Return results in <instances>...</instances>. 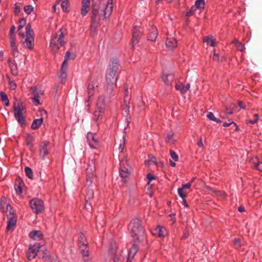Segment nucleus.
I'll return each mask as SVG.
<instances>
[{
  "label": "nucleus",
  "mask_w": 262,
  "mask_h": 262,
  "mask_svg": "<svg viewBox=\"0 0 262 262\" xmlns=\"http://www.w3.org/2000/svg\"><path fill=\"white\" fill-rule=\"evenodd\" d=\"M81 4V14L83 16H84L89 11V8L90 6V0H82Z\"/></svg>",
  "instance_id": "aec40b11"
},
{
  "label": "nucleus",
  "mask_w": 262,
  "mask_h": 262,
  "mask_svg": "<svg viewBox=\"0 0 262 262\" xmlns=\"http://www.w3.org/2000/svg\"><path fill=\"white\" fill-rule=\"evenodd\" d=\"M41 246L39 244L30 245L26 253L28 259L29 260L34 259L36 256Z\"/></svg>",
  "instance_id": "9d476101"
},
{
  "label": "nucleus",
  "mask_w": 262,
  "mask_h": 262,
  "mask_svg": "<svg viewBox=\"0 0 262 262\" xmlns=\"http://www.w3.org/2000/svg\"><path fill=\"white\" fill-rule=\"evenodd\" d=\"M256 168L259 171H262V161L259 162L258 163Z\"/></svg>",
  "instance_id": "774afa93"
},
{
  "label": "nucleus",
  "mask_w": 262,
  "mask_h": 262,
  "mask_svg": "<svg viewBox=\"0 0 262 262\" xmlns=\"http://www.w3.org/2000/svg\"><path fill=\"white\" fill-rule=\"evenodd\" d=\"M95 169V164L94 162L93 159H92L91 161H89L88 164V167L86 169V180L88 182H89L90 183H91L92 182V178L94 176V170Z\"/></svg>",
  "instance_id": "f8f14e48"
},
{
  "label": "nucleus",
  "mask_w": 262,
  "mask_h": 262,
  "mask_svg": "<svg viewBox=\"0 0 262 262\" xmlns=\"http://www.w3.org/2000/svg\"><path fill=\"white\" fill-rule=\"evenodd\" d=\"M129 97H126L124 99V104L122 105V110H123L126 114H129L130 106L129 104Z\"/></svg>",
  "instance_id": "c85d7f7f"
},
{
  "label": "nucleus",
  "mask_w": 262,
  "mask_h": 262,
  "mask_svg": "<svg viewBox=\"0 0 262 262\" xmlns=\"http://www.w3.org/2000/svg\"><path fill=\"white\" fill-rule=\"evenodd\" d=\"M165 142L168 144L172 145L174 144L176 141L173 138V133L170 132L168 133L165 137Z\"/></svg>",
  "instance_id": "7c9ffc66"
},
{
  "label": "nucleus",
  "mask_w": 262,
  "mask_h": 262,
  "mask_svg": "<svg viewBox=\"0 0 262 262\" xmlns=\"http://www.w3.org/2000/svg\"><path fill=\"white\" fill-rule=\"evenodd\" d=\"M259 162V161L257 157H253L250 160V163L255 168L257 167Z\"/></svg>",
  "instance_id": "de8ad7c7"
},
{
  "label": "nucleus",
  "mask_w": 262,
  "mask_h": 262,
  "mask_svg": "<svg viewBox=\"0 0 262 262\" xmlns=\"http://www.w3.org/2000/svg\"><path fill=\"white\" fill-rule=\"evenodd\" d=\"M10 46L13 51V54L14 56H15L17 53V47L16 46L15 39L14 37H10Z\"/></svg>",
  "instance_id": "72a5a7b5"
},
{
  "label": "nucleus",
  "mask_w": 262,
  "mask_h": 262,
  "mask_svg": "<svg viewBox=\"0 0 262 262\" xmlns=\"http://www.w3.org/2000/svg\"><path fill=\"white\" fill-rule=\"evenodd\" d=\"M80 248L81 249V253L83 256H89L90 253L88 248V246L82 247V248L80 247Z\"/></svg>",
  "instance_id": "a18cd8bd"
},
{
  "label": "nucleus",
  "mask_w": 262,
  "mask_h": 262,
  "mask_svg": "<svg viewBox=\"0 0 262 262\" xmlns=\"http://www.w3.org/2000/svg\"><path fill=\"white\" fill-rule=\"evenodd\" d=\"M94 196V192L93 189L88 188L86 190V194L85 196V200L86 202H88L93 199Z\"/></svg>",
  "instance_id": "f704fd0d"
},
{
  "label": "nucleus",
  "mask_w": 262,
  "mask_h": 262,
  "mask_svg": "<svg viewBox=\"0 0 262 262\" xmlns=\"http://www.w3.org/2000/svg\"><path fill=\"white\" fill-rule=\"evenodd\" d=\"M34 32L31 29V25L29 24L26 26V35L18 32V35L24 47L32 50L34 47Z\"/></svg>",
  "instance_id": "20e7f679"
},
{
  "label": "nucleus",
  "mask_w": 262,
  "mask_h": 262,
  "mask_svg": "<svg viewBox=\"0 0 262 262\" xmlns=\"http://www.w3.org/2000/svg\"><path fill=\"white\" fill-rule=\"evenodd\" d=\"M197 145L199 147L203 148L204 147V144L203 143L202 139L201 138L199 141L197 142Z\"/></svg>",
  "instance_id": "0e129e2a"
},
{
  "label": "nucleus",
  "mask_w": 262,
  "mask_h": 262,
  "mask_svg": "<svg viewBox=\"0 0 262 262\" xmlns=\"http://www.w3.org/2000/svg\"><path fill=\"white\" fill-rule=\"evenodd\" d=\"M15 190L17 194H20L21 193V192H22L21 189L19 186H18V185L15 186Z\"/></svg>",
  "instance_id": "bf43d9fd"
},
{
  "label": "nucleus",
  "mask_w": 262,
  "mask_h": 262,
  "mask_svg": "<svg viewBox=\"0 0 262 262\" xmlns=\"http://www.w3.org/2000/svg\"><path fill=\"white\" fill-rule=\"evenodd\" d=\"M175 88L182 94H185L190 88V84L188 83L185 86L182 83L179 82L176 84Z\"/></svg>",
  "instance_id": "4be33fe9"
},
{
  "label": "nucleus",
  "mask_w": 262,
  "mask_h": 262,
  "mask_svg": "<svg viewBox=\"0 0 262 262\" xmlns=\"http://www.w3.org/2000/svg\"><path fill=\"white\" fill-rule=\"evenodd\" d=\"M196 10V9L193 6L191 7L190 9L187 11L186 13V16H190L193 15L194 14L195 11Z\"/></svg>",
  "instance_id": "8fccbe9b"
},
{
  "label": "nucleus",
  "mask_w": 262,
  "mask_h": 262,
  "mask_svg": "<svg viewBox=\"0 0 262 262\" xmlns=\"http://www.w3.org/2000/svg\"><path fill=\"white\" fill-rule=\"evenodd\" d=\"M87 140L90 146L92 148H97L98 146V140L95 138L93 134L89 133L87 135Z\"/></svg>",
  "instance_id": "dca6fc26"
},
{
  "label": "nucleus",
  "mask_w": 262,
  "mask_h": 262,
  "mask_svg": "<svg viewBox=\"0 0 262 262\" xmlns=\"http://www.w3.org/2000/svg\"><path fill=\"white\" fill-rule=\"evenodd\" d=\"M178 192L179 196L182 198V199H184V198H186V194L187 193L186 190L184 189H182V188H179L178 189Z\"/></svg>",
  "instance_id": "79ce46f5"
},
{
  "label": "nucleus",
  "mask_w": 262,
  "mask_h": 262,
  "mask_svg": "<svg viewBox=\"0 0 262 262\" xmlns=\"http://www.w3.org/2000/svg\"><path fill=\"white\" fill-rule=\"evenodd\" d=\"M191 185H192V182H189V183H188L187 184H183L182 185L181 188H182V189H184L185 190L189 189H190Z\"/></svg>",
  "instance_id": "4d7b16f0"
},
{
  "label": "nucleus",
  "mask_w": 262,
  "mask_h": 262,
  "mask_svg": "<svg viewBox=\"0 0 262 262\" xmlns=\"http://www.w3.org/2000/svg\"><path fill=\"white\" fill-rule=\"evenodd\" d=\"M15 30V27L14 26H13L11 27L10 29V37H14V33Z\"/></svg>",
  "instance_id": "052dcab7"
},
{
  "label": "nucleus",
  "mask_w": 262,
  "mask_h": 262,
  "mask_svg": "<svg viewBox=\"0 0 262 262\" xmlns=\"http://www.w3.org/2000/svg\"><path fill=\"white\" fill-rule=\"evenodd\" d=\"M20 24L18 26V28H17L18 33L20 32V29H22L23 28V27L24 26V25H25L26 19L24 18L20 19Z\"/></svg>",
  "instance_id": "603ef678"
},
{
  "label": "nucleus",
  "mask_w": 262,
  "mask_h": 262,
  "mask_svg": "<svg viewBox=\"0 0 262 262\" xmlns=\"http://www.w3.org/2000/svg\"><path fill=\"white\" fill-rule=\"evenodd\" d=\"M25 171L26 176L30 179H32L33 177V172L32 169L29 167H26L25 168Z\"/></svg>",
  "instance_id": "49530a36"
},
{
  "label": "nucleus",
  "mask_w": 262,
  "mask_h": 262,
  "mask_svg": "<svg viewBox=\"0 0 262 262\" xmlns=\"http://www.w3.org/2000/svg\"><path fill=\"white\" fill-rule=\"evenodd\" d=\"M130 174V171L129 169V167H125L124 165H123L122 162L120 164V176L123 178H127L128 177Z\"/></svg>",
  "instance_id": "5701e85b"
},
{
  "label": "nucleus",
  "mask_w": 262,
  "mask_h": 262,
  "mask_svg": "<svg viewBox=\"0 0 262 262\" xmlns=\"http://www.w3.org/2000/svg\"><path fill=\"white\" fill-rule=\"evenodd\" d=\"M114 262H123L121 257L119 256L118 255L115 254L113 256Z\"/></svg>",
  "instance_id": "6e6d98bb"
},
{
  "label": "nucleus",
  "mask_w": 262,
  "mask_h": 262,
  "mask_svg": "<svg viewBox=\"0 0 262 262\" xmlns=\"http://www.w3.org/2000/svg\"><path fill=\"white\" fill-rule=\"evenodd\" d=\"M128 229L135 241L141 242L145 238V231L141 226V221L138 219L132 220L128 226Z\"/></svg>",
  "instance_id": "7ed1b4c3"
},
{
  "label": "nucleus",
  "mask_w": 262,
  "mask_h": 262,
  "mask_svg": "<svg viewBox=\"0 0 262 262\" xmlns=\"http://www.w3.org/2000/svg\"><path fill=\"white\" fill-rule=\"evenodd\" d=\"M203 41L211 47H214L215 43V39L212 36H205L203 38Z\"/></svg>",
  "instance_id": "bb28decb"
},
{
  "label": "nucleus",
  "mask_w": 262,
  "mask_h": 262,
  "mask_svg": "<svg viewBox=\"0 0 262 262\" xmlns=\"http://www.w3.org/2000/svg\"><path fill=\"white\" fill-rule=\"evenodd\" d=\"M162 79L166 84L169 85L173 80L174 77L172 74L166 75L162 76Z\"/></svg>",
  "instance_id": "473e14b6"
},
{
  "label": "nucleus",
  "mask_w": 262,
  "mask_h": 262,
  "mask_svg": "<svg viewBox=\"0 0 262 262\" xmlns=\"http://www.w3.org/2000/svg\"><path fill=\"white\" fill-rule=\"evenodd\" d=\"M9 66L13 75L16 76L18 74L16 64L12 61H9Z\"/></svg>",
  "instance_id": "2f4dec72"
},
{
  "label": "nucleus",
  "mask_w": 262,
  "mask_h": 262,
  "mask_svg": "<svg viewBox=\"0 0 262 262\" xmlns=\"http://www.w3.org/2000/svg\"><path fill=\"white\" fill-rule=\"evenodd\" d=\"M40 114L42 116V117L43 116V115H46L47 112L45 110H41L40 111ZM43 122V117H41L39 119H35L33 120L32 125L31 127L33 129H37L42 123Z\"/></svg>",
  "instance_id": "f3484780"
},
{
  "label": "nucleus",
  "mask_w": 262,
  "mask_h": 262,
  "mask_svg": "<svg viewBox=\"0 0 262 262\" xmlns=\"http://www.w3.org/2000/svg\"><path fill=\"white\" fill-rule=\"evenodd\" d=\"M158 35V32L157 28L155 26H151L147 36L148 39L152 41H155L156 40Z\"/></svg>",
  "instance_id": "6ab92c4d"
},
{
  "label": "nucleus",
  "mask_w": 262,
  "mask_h": 262,
  "mask_svg": "<svg viewBox=\"0 0 262 262\" xmlns=\"http://www.w3.org/2000/svg\"><path fill=\"white\" fill-rule=\"evenodd\" d=\"M166 46L167 48L170 50L174 49L177 46V42L176 38L171 36H167Z\"/></svg>",
  "instance_id": "412c9836"
},
{
  "label": "nucleus",
  "mask_w": 262,
  "mask_h": 262,
  "mask_svg": "<svg viewBox=\"0 0 262 262\" xmlns=\"http://www.w3.org/2000/svg\"><path fill=\"white\" fill-rule=\"evenodd\" d=\"M75 58V55L74 54H71L69 51H67L65 57H64V60L63 62H66V66H68V60L69 59H74Z\"/></svg>",
  "instance_id": "a19ab883"
},
{
  "label": "nucleus",
  "mask_w": 262,
  "mask_h": 262,
  "mask_svg": "<svg viewBox=\"0 0 262 262\" xmlns=\"http://www.w3.org/2000/svg\"><path fill=\"white\" fill-rule=\"evenodd\" d=\"M159 237H163L167 234L166 228L163 226H158L155 230V233Z\"/></svg>",
  "instance_id": "393cba45"
},
{
  "label": "nucleus",
  "mask_w": 262,
  "mask_h": 262,
  "mask_svg": "<svg viewBox=\"0 0 262 262\" xmlns=\"http://www.w3.org/2000/svg\"><path fill=\"white\" fill-rule=\"evenodd\" d=\"M231 124H233L236 127V130L237 129V126L236 125V124L235 123H234V122H231L230 123L225 122V123H224L223 126L224 127H228L230 125H231Z\"/></svg>",
  "instance_id": "13d9d810"
},
{
  "label": "nucleus",
  "mask_w": 262,
  "mask_h": 262,
  "mask_svg": "<svg viewBox=\"0 0 262 262\" xmlns=\"http://www.w3.org/2000/svg\"><path fill=\"white\" fill-rule=\"evenodd\" d=\"M105 112L95 110L93 114V121L98 125L103 119V116Z\"/></svg>",
  "instance_id": "a211bd4d"
},
{
  "label": "nucleus",
  "mask_w": 262,
  "mask_h": 262,
  "mask_svg": "<svg viewBox=\"0 0 262 262\" xmlns=\"http://www.w3.org/2000/svg\"><path fill=\"white\" fill-rule=\"evenodd\" d=\"M2 211L5 212L7 216L13 215V209L9 204H6V205L4 206V210H2Z\"/></svg>",
  "instance_id": "4c0bfd02"
},
{
  "label": "nucleus",
  "mask_w": 262,
  "mask_h": 262,
  "mask_svg": "<svg viewBox=\"0 0 262 262\" xmlns=\"http://www.w3.org/2000/svg\"><path fill=\"white\" fill-rule=\"evenodd\" d=\"M143 32V29L141 27L136 26L134 27L133 30V38L132 40L133 48H134V46L139 42Z\"/></svg>",
  "instance_id": "1a4fd4ad"
},
{
  "label": "nucleus",
  "mask_w": 262,
  "mask_h": 262,
  "mask_svg": "<svg viewBox=\"0 0 262 262\" xmlns=\"http://www.w3.org/2000/svg\"><path fill=\"white\" fill-rule=\"evenodd\" d=\"M138 250V247L135 244L132 246L128 252V257L127 262H131V260H130V259H132L134 258L136 253L137 252Z\"/></svg>",
  "instance_id": "a878e982"
},
{
  "label": "nucleus",
  "mask_w": 262,
  "mask_h": 262,
  "mask_svg": "<svg viewBox=\"0 0 262 262\" xmlns=\"http://www.w3.org/2000/svg\"><path fill=\"white\" fill-rule=\"evenodd\" d=\"M234 244L237 247H241V240L239 238H235L234 240Z\"/></svg>",
  "instance_id": "e2e57ef3"
},
{
  "label": "nucleus",
  "mask_w": 262,
  "mask_h": 262,
  "mask_svg": "<svg viewBox=\"0 0 262 262\" xmlns=\"http://www.w3.org/2000/svg\"><path fill=\"white\" fill-rule=\"evenodd\" d=\"M205 2L202 0H196L195 5L193 6L195 9H203L204 8Z\"/></svg>",
  "instance_id": "58836bf2"
},
{
  "label": "nucleus",
  "mask_w": 262,
  "mask_h": 262,
  "mask_svg": "<svg viewBox=\"0 0 262 262\" xmlns=\"http://www.w3.org/2000/svg\"><path fill=\"white\" fill-rule=\"evenodd\" d=\"M125 135H124L123 136L122 139L120 141V143L119 144V146L118 148V150L120 152H122L123 151L125 146Z\"/></svg>",
  "instance_id": "37998d69"
},
{
  "label": "nucleus",
  "mask_w": 262,
  "mask_h": 262,
  "mask_svg": "<svg viewBox=\"0 0 262 262\" xmlns=\"http://www.w3.org/2000/svg\"><path fill=\"white\" fill-rule=\"evenodd\" d=\"M97 87V81L95 79H90L87 85V92L89 99L90 100L91 97L94 95L96 88Z\"/></svg>",
  "instance_id": "9b49d317"
},
{
  "label": "nucleus",
  "mask_w": 262,
  "mask_h": 262,
  "mask_svg": "<svg viewBox=\"0 0 262 262\" xmlns=\"http://www.w3.org/2000/svg\"><path fill=\"white\" fill-rule=\"evenodd\" d=\"M63 34L62 29L58 31L53 37L50 45L52 52L55 53L64 45Z\"/></svg>",
  "instance_id": "39448f33"
},
{
  "label": "nucleus",
  "mask_w": 262,
  "mask_h": 262,
  "mask_svg": "<svg viewBox=\"0 0 262 262\" xmlns=\"http://www.w3.org/2000/svg\"><path fill=\"white\" fill-rule=\"evenodd\" d=\"M16 223V220L15 217L13 216V215L10 217L8 220V225L7 226V230H9L11 227L14 226Z\"/></svg>",
  "instance_id": "c9c22d12"
},
{
  "label": "nucleus",
  "mask_w": 262,
  "mask_h": 262,
  "mask_svg": "<svg viewBox=\"0 0 262 262\" xmlns=\"http://www.w3.org/2000/svg\"><path fill=\"white\" fill-rule=\"evenodd\" d=\"M6 204H7L6 203V199L5 197H2V199H1V204H0V206H1V210H4V206L6 205Z\"/></svg>",
  "instance_id": "5fc2aeb1"
},
{
  "label": "nucleus",
  "mask_w": 262,
  "mask_h": 262,
  "mask_svg": "<svg viewBox=\"0 0 262 262\" xmlns=\"http://www.w3.org/2000/svg\"><path fill=\"white\" fill-rule=\"evenodd\" d=\"M170 155L171 158L174 161H178L179 160V157L177 154L173 150H170Z\"/></svg>",
  "instance_id": "3c124183"
},
{
  "label": "nucleus",
  "mask_w": 262,
  "mask_h": 262,
  "mask_svg": "<svg viewBox=\"0 0 262 262\" xmlns=\"http://www.w3.org/2000/svg\"><path fill=\"white\" fill-rule=\"evenodd\" d=\"M78 242L79 247L82 248V247L88 246V243L86 240V238L83 233H80L78 237Z\"/></svg>",
  "instance_id": "cd10ccee"
},
{
  "label": "nucleus",
  "mask_w": 262,
  "mask_h": 262,
  "mask_svg": "<svg viewBox=\"0 0 262 262\" xmlns=\"http://www.w3.org/2000/svg\"><path fill=\"white\" fill-rule=\"evenodd\" d=\"M68 66H66V62H63L60 68V71L58 75V79L60 82L63 83L67 79V71Z\"/></svg>",
  "instance_id": "4468645a"
},
{
  "label": "nucleus",
  "mask_w": 262,
  "mask_h": 262,
  "mask_svg": "<svg viewBox=\"0 0 262 262\" xmlns=\"http://www.w3.org/2000/svg\"><path fill=\"white\" fill-rule=\"evenodd\" d=\"M233 43L236 47V49L241 52H244L245 50V47L244 45L241 42L238 41L237 39H234L232 41Z\"/></svg>",
  "instance_id": "c756f323"
},
{
  "label": "nucleus",
  "mask_w": 262,
  "mask_h": 262,
  "mask_svg": "<svg viewBox=\"0 0 262 262\" xmlns=\"http://www.w3.org/2000/svg\"><path fill=\"white\" fill-rule=\"evenodd\" d=\"M106 104L104 95H100L96 102L95 110L105 112Z\"/></svg>",
  "instance_id": "ddd939ff"
},
{
  "label": "nucleus",
  "mask_w": 262,
  "mask_h": 262,
  "mask_svg": "<svg viewBox=\"0 0 262 262\" xmlns=\"http://www.w3.org/2000/svg\"><path fill=\"white\" fill-rule=\"evenodd\" d=\"M13 109L14 110V116L17 122L23 124L25 123V118L23 115L25 112V109L22 103L16 102H14Z\"/></svg>",
  "instance_id": "423d86ee"
},
{
  "label": "nucleus",
  "mask_w": 262,
  "mask_h": 262,
  "mask_svg": "<svg viewBox=\"0 0 262 262\" xmlns=\"http://www.w3.org/2000/svg\"><path fill=\"white\" fill-rule=\"evenodd\" d=\"M119 67V64L117 59L111 60L106 74V84L104 86V95L108 98L117 86Z\"/></svg>",
  "instance_id": "f257e3e1"
},
{
  "label": "nucleus",
  "mask_w": 262,
  "mask_h": 262,
  "mask_svg": "<svg viewBox=\"0 0 262 262\" xmlns=\"http://www.w3.org/2000/svg\"><path fill=\"white\" fill-rule=\"evenodd\" d=\"M208 189L210 190L211 191H213L215 193V194L217 196H220L221 198H225L226 196V194L223 191H221L219 190H215L211 187H208Z\"/></svg>",
  "instance_id": "ea45409f"
},
{
  "label": "nucleus",
  "mask_w": 262,
  "mask_h": 262,
  "mask_svg": "<svg viewBox=\"0 0 262 262\" xmlns=\"http://www.w3.org/2000/svg\"><path fill=\"white\" fill-rule=\"evenodd\" d=\"M207 118L211 121H215L217 123L221 122V120L217 119L214 116V114L212 112H209L207 114Z\"/></svg>",
  "instance_id": "c03bdc74"
},
{
  "label": "nucleus",
  "mask_w": 262,
  "mask_h": 262,
  "mask_svg": "<svg viewBox=\"0 0 262 262\" xmlns=\"http://www.w3.org/2000/svg\"><path fill=\"white\" fill-rule=\"evenodd\" d=\"M213 59L216 61H219L220 60L219 55L217 53H216L215 51L214 52Z\"/></svg>",
  "instance_id": "69168bd1"
},
{
  "label": "nucleus",
  "mask_w": 262,
  "mask_h": 262,
  "mask_svg": "<svg viewBox=\"0 0 262 262\" xmlns=\"http://www.w3.org/2000/svg\"><path fill=\"white\" fill-rule=\"evenodd\" d=\"M113 0H101L99 5H93L91 17L97 22L101 16L106 19L110 17L113 11Z\"/></svg>",
  "instance_id": "f03ea898"
},
{
  "label": "nucleus",
  "mask_w": 262,
  "mask_h": 262,
  "mask_svg": "<svg viewBox=\"0 0 262 262\" xmlns=\"http://www.w3.org/2000/svg\"><path fill=\"white\" fill-rule=\"evenodd\" d=\"M0 97L2 101L6 106L9 105V101L6 94L4 92H0Z\"/></svg>",
  "instance_id": "e433bc0d"
},
{
  "label": "nucleus",
  "mask_w": 262,
  "mask_h": 262,
  "mask_svg": "<svg viewBox=\"0 0 262 262\" xmlns=\"http://www.w3.org/2000/svg\"><path fill=\"white\" fill-rule=\"evenodd\" d=\"M42 233L40 230H34L29 234V236L33 240H40L42 238Z\"/></svg>",
  "instance_id": "b1692460"
},
{
  "label": "nucleus",
  "mask_w": 262,
  "mask_h": 262,
  "mask_svg": "<svg viewBox=\"0 0 262 262\" xmlns=\"http://www.w3.org/2000/svg\"><path fill=\"white\" fill-rule=\"evenodd\" d=\"M61 7L64 11H67L68 10V8L69 6V2L67 0H63L61 4Z\"/></svg>",
  "instance_id": "09e8293b"
},
{
  "label": "nucleus",
  "mask_w": 262,
  "mask_h": 262,
  "mask_svg": "<svg viewBox=\"0 0 262 262\" xmlns=\"http://www.w3.org/2000/svg\"><path fill=\"white\" fill-rule=\"evenodd\" d=\"M91 260L92 259L89 256H83V262H91Z\"/></svg>",
  "instance_id": "338daca9"
},
{
  "label": "nucleus",
  "mask_w": 262,
  "mask_h": 262,
  "mask_svg": "<svg viewBox=\"0 0 262 262\" xmlns=\"http://www.w3.org/2000/svg\"><path fill=\"white\" fill-rule=\"evenodd\" d=\"M32 97L31 99L33 103L37 106L40 104V99L43 96L44 91L39 87H34L31 88Z\"/></svg>",
  "instance_id": "6e6552de"
},
{
  "label": "nucleus",
  "mask_w": 262,
  "mask_h": 262,
  "mask_svg": "<svg viewBox=\"0 0 262 262\" xmlns=\"http://www.w3.org/2000/svg\"><path fill=\"white\" fill-rule=\"evenodd\" d=\"M29 204L32 211L36 214L41 212L45 209L43 201L38 198H34L31 200Z\"/></svg>",
  "instance_id": "0eeeda50"
},
{
  "label": "nucleus",
  "mask_w": 262,
  "mask_h": 262,
  "mask_svg": "<svg viewBox=\"0 0 262 262\" xmlns=\"http://www.w3.org/2000/svg\"><path fill=\"white\" fill-rule=\"evenodd\" d=\"M49 142L48 141L42 142L39 146V155L42 158L45 157L49 154Z\"/></svg>",
  "instance_id": "2eb2a0df"
},
{
  "label": "nucleus",
  "mask_w": 262,
  "mask_h": 262,
  "mask_svg": "<svg viewBox=\"0 0 262 262\" xmlns=\"http://www.w3.org/2000/svg\"><path fill=\"white\" fill-rule=\"evenodd\" d=\"M9 85H10V88L11 90H14L16 88V84L13 81H10Z\"/></svg>",
  "instance_id": "680f3d73"
},
{
  "label": "nucleus",
  "mask_w": 262,
  "mask_h": 262,
  "mask_svg": "<svg viewBox=\"0 0 262 262\" xmlns=\"http://www.w3.org/2000/svg\"><path fill=\"white\" fill-rule=\"evenodd\" d=\"M33 10L32 6L28 5L24 7V11L28 14H30Z\"/></svg>",
  "instance_id": "864d4df0"
}]
</instances>
